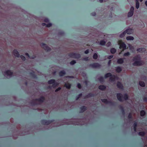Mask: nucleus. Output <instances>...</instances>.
<instances>
[{"label": "nucleus", "instance_id": "obj_1", "mask_svg": "<svg viewBox=\"0 0 147 147\" xmlns=\"http://www.w3.org/2000/svg\"><path fill=\"white\" fill-rule=\"evenodd\" d=\"M117 97L118 100L121 102H123L124 100H127L129 99V96L127 93L124 94L123 95L121 93H117Z\"/></svg>", "mask_w": 147, "mask_h": 147}, {"label": "nucleus", "instance_id": "obj_2", "mask_svg": "<svg viewBox=\"0 0 147 147\" xmlns=\"http://www.w3.org/2000/svg\"><path fill=\"white\" fill-rule=\"evenodd\" d=\"M134 62L132 63V65L134 66H140L142 65V61L140 60V57L139 55H137L134 57L133 59Z\"/></svg>", "mask_w": 147, "mask_h": 147}, {"label": "nucleus", "instance_id": "obj_3", "mask_svg": "<svg viewBox=\"0 0 147 147\" xmlns=\"http://www.w3.org/2000/svg\"><path fill=\"white\" fill-rule=\"evenodd\" d=\"M68 56L70 57L75 59H78L80 57V54L74 53H68Z\"/></svg>", "mask_w": 147, "mask_h": 147}, {"label": "nucleus", "instance_id": "obj_4", "mask_svg": "<svg viewBox=\"0 0 147 147\" xmlns=\"http://www.w3.org/2000/svg\"><path fill=\"white\" fill-rule=\"evenodd\" d=\"M53 121V120L47 121L45 119H42L41 120L40 123L42 125H48L51 124Z\"/></svg>", "mask_w": 147, "mask_h": 147}, {"label": "nucleus", "instance_id": "obj_5", "mask_svg": "<svg viewBox=\"0 0 147 147\" xmlns=\"http://www.w3.org/2000/svg\"><path fill=\"white\" fill-rule=\"evenodd\" d=\"M119 48L121 49L122 51H124L126 49V45L124 42H123L121 40L119 41Z\"/></svg>", "mask_w": 147, "mask_h": 147}, {"label": "nucleus", "instance_id": "obj_6", "mask_svg": "<svg viewBox=\"0 0 147 147\" xmlns=\"http://www.w3.org/2000/svg\"><path fill=\"white\" fill-rule=\"evenodd\" d=\"M41 45L42 47L46 51L49 52L51 50V48L47 46L46 44L43 43H42Z\"/></svg>", "mask_w": 147, "mask_h": 147}, {"label": "nucleus", "instance_id": "obj_7", "mask_svg": "<svg viewBox=\"0 0 147 147\" xmlns=\"http://www.w3.org/2000/svg\"><path fill=\"white\" fill-rule=\"evenodd\" d=\"M89 66L93 68H99L101 67V65L98 63H94L90 64Z\"/></svg>", "mask_w": 147, "mask_h": 147}, {"label": "nucleus", "instance_id": "obj_8", "mask_svg": "<svg viewBox=\"0 0 147 147\" xmlns=\"http://www.w3.org/2000/svg\"><path fill=\"white\" fill-rule=\"evenodd\" d=\"M102 101L106 104H110L111 105H115V102H112L111 101H108L106 99H103L101 100Z\"/></svg>", "mask_w": 147, "mask_h": 147}, {"label": "nucleus", "instance_id": "obj_9", "mask_svg": "<svg viewBox=\"0 0 147 147\" xmlns=\"http://www.w3.org/2000/svg\"><path fill=\"white\" fill-rule=\"evenodd\" d=\"M118 77L114 75H112L109 78V80L111 82H114L115 80L117 79Z\"/></svg>", "mask_w": 147, "mask_h": 147}, {"label": "nucleus", "instance_id": "obj_10", "mask_svg": "<svg viewBox=\"0 0 147 147\" xmlns=\"http://www.w3.org/2000/svg\"><path fill=\"white\" fill-rule=\"evenodd\" d=\"M35 100L41 103H42L45 100V98L44 97L42 96L40 98L35 99Z\"/></svg>", "mask_w": 147, "mask_h": 147}, {"label": "nucleus", "instance_id": "obj_11", "mask_svg": "<svg viewBox=\"0 0 147 147\" xmlns=\"http://www.w3.org/2000/svg\"><path fill=\"white\" fill-rule=\"evenodd\" d=\"M4 73L7 76H12L13 75V72L10 70H7L4 71Z\"/></svg>", "mask_w": 147, "mask_h": 147}, {"label": "nucleus", "instance_id": "obj_12", "mask_svg": "<svg viewBox=\"0 0 147 147\" xmlns=\"http://www.w3.org/2000/svg\"><path fill=\"white\" fill-rule=\"evenodd\" d=\"M117 86L118 88L121 89H123V86L122 84L120 82H117Z\"/></svg>", "mask_w": 147, "mask_h": 147}, {"label": "nucleus", "instance_id": "obj_13", "mask_svg": "<svg viewBox=\"0 0 147 147\" xmlns=\"http://www.w3.org/2000/svg\"><path fill=\"white\" fill-rule=\"evenodd\" d=\"M80 113H82L87 110V107L85 106H83L80 108Z\"/></svg>", "mask_w": 147, "mask_h": 147}, {"label": "nucleus", "instance_id": "obj_14", "mask_svg": "<svg viewBox=\"0 0 147 147\" xmlns=\"http://www.w3.org/2000/svg\"><path fill=\"white\" fill-rule=\"evenodd\" d=\"M13 53L15 56L17 57H20V55L18 52L17 50L14 49L13 51Z\"/></svg>", "mask_w": 147, "mask_h": 147}, {"label": "nucleus", "instance_id": "obj_15", "mask_svg": "<svg viewBox=\"0 0 147 147\" xmlns=\"http://www.w3.org/2000/svg\"><path fill=\"white\" fill-rule=\"evenodd\" d=\"M125 59V58H120L118 59L117 60V63L119 64H122L124 62V60Z\"/></svg>", "mask_w": 147, "mask_h": 147}, {"label": "nucleus", "instance_id": "obj_16", "mask_svg": "<svg viewBox=\"0 0 147 147\" xmlns=\"http://www.w3.org/2000/svg\"><path fill=\"white\" fill-rule=\"evenodd\" d=\"M98 88L102 90H104L106 89V86L103 85H100L99 86Z\"/></svg>", "mask_w": 147, "mask_h": 147}, {"label": "nucleus", "instance_id": "obj_17", "mask_svg": "<svg viewBox=\"0 0 147 147\" xmlns=\"http://www.w3.org/2000/svg\"><path fill=\"white\" fill-rule=\"evenodd\" d=\"M64 86L66 88L69 89L71 88V85L69 83H65V84Z\"/></svg>", "mask_w": 147, "mask_h": 147}, {"label": "nucleus", "instance_id": "obj_18", "mask_svg": "<svg viewBox=\"0 0 147 147\" xmlns=\"http://www.w3.org/2000/svg\"><path fill=\"white\" fill-rule=\"evenodd\" d=\"M37 101V100H36L35 99H34L31 101L30 103L32 105L34 106L37 105V103L36 102Z\"/></svg>", "mask_w": 147, "mask_h": 147}, {"label": "nucleus", "instance_id": "obj_19", "mask_svg": "<svg viewBox=\"0 0 147 147\" xmlns=\"http://www.w3.org/2000/svg\"><path fill=\"white\" fill-rule=\"evenodd\" d=\"M138 124L137 122L136 121H134V124H133V126H134V129L135 131H136L137 129V127Z\"/></svg>", "mask_w": 147, "mask_h": 147}, {"label": "nucleus", "instance_id": "obj_20", "mask_svg": "<svg viewBox=\"0 0 147 147\" xmlns=\"http://www.w3.org/2000/svg\"><path fill=\"white\" fill-rule=\"evenodd\" d=\"M29 74L33 78H37V76L34 71L31 72Z\"/></svg>", "mask_w": 147, "mask_h": 147}, {"label": "nucleus", "instance_id": "obj_21", "mask_svg": "<svg viewBox=\"0 0 147 147\" xmlns=\"http://www.w3.org/2000/svg\"><path fill=\"white\" fill-rule=\"evenodd\" d=\"M94 94L92 93H90L86 96L85 98H88L92 97L94 96Z\"/></svg>", "mask_w": 147, "mask_h": 147}, {"label": "nucleus", "instance_id": "obj_22", "mask_svg": "<svg viewBox=\"0 0 147 147\" xmlns=\"http://www.w3.org/2000/svg\"><path fill=\"white\" fill-rule=\"evenodd\" d=\"M122 70L121 68L119 66H117L116 67V71L117 73H119Z\"/></svg>", "mask_w": 147, "mask_h": 147}, {"label": "nucleus", "instance_id": "obj_23", "mask_svg": "<svg viewBox=\"0 0 147 147\" xmlns=\"http://www.w3.org/2000/svg\"><path fill=\"white\" fill-rule=\"evenodd\" d=\"M65 74V72L64 70L61 71L59 73V75L60 76H62Z\"/></svg>", "mask_w": 147, "mask_h": 147}, {"label": "nucleus", "instance_id": "obj_24", "mask_svg": "<svg viewBox=\"0 0 147 147\" xmlns=\"http://www.w3.org/2000/svg\"><path fill=\"white\" fill-rule=\"evenodd\" d=\"M145 50V49L144 48H140L137 49V51L140 52H142L144 51Z\"/></svg>", "mask_w": 147, "mask_h": 147}, {"label": "nucleus", "instance_id": "obj_25", "mask_svg": "<svg viewBox=\"0 0 147 147\" xmlns=\"http://www.w3.org/2000/svg\"><path fill=\"white\" fill-rule=\"evenodd\" d=\"M119 108L121 111L122 114L124 115L125 114V112L123 107L121 106H120Z\"/></svg>", "mask_w": 147, "mask_h": 147}, {"label": "nucleus", "instance_id": "obj_26", "mask_svg": "<svg viewBox=\"0 0 147 147\" xmlns=\"http://www.w3.org/2000/svg\"><path fill=\"white\" fill-rule=\"evenodd\" d=\"M128 118L129 120V121H132L133 118L132 114L131 113H129L128 116Z\"/></svg>", "mask_w": 147, "mask_h": 147}, {"label": "nucleus", "instance_id": "obj_27", "mask_svg": "<svg viewBox=\"0 0 147 147\" xmlns=\"http://www.w3.org/2000/svg\"><path fill=\"white\" fill-rule=\"evenodd\" d=\"M127 33L128 34H131L132 32V30L131 29H128L125 30Z\"/></svg>", "mask_w": 147, "mask_h": 147}, {"label": "nucleus", "instance_id": "obj_28", "mask_svg": "<svg viewBox=\"0 0 147 147\" xmlns=\"http://www.w3.org/2000/svg\"><path fill=\"white\" fill-rule=\"evenodd\" d=\"M25 55H26L28 57L30 58L31 59H34L36 57V56L35 55H32V56H30L29 55V54L28 53H25Z\"/></svg>", "mask_w": 147, "mask_h": 147}, {"label": "nucleus", "instance_id": "obj_29", "mask_svg": "<svg viewBox=\"0 0 147 147\" xmlns=\"http://www.w3.org/2000/svg\"><path fill=\"white\" fill-rule=\"evenodd\" d=\"M55 80L54 79H51L48 81V83L49 84H53L54 83H55Z\"/></svg>", "mask_w": 147, "mask_h": 147}, {"label": "nucleus", "instance_id": "obj_30", "mask_svg": "<svg viewBox=\"0 0 147 147\" xmlns=\"http://www.w3.org/2000/svg\"><path fill=\"white\" fill-rule=\"evenodd\" d=\"M139 84L141 87H144L145 86V84L144 82L142 81H140L139 82Z\"/></svg>", "mask_w": 147, "mask_h": 147}, {"label": "nucleus", "instance_id": "obj_31", "mask_svg": "<svg viewBox=\"0 0 147 147\" xmlns=\"http://www.w3.org/2000/svg\"><path fill=\"white\" fill-rule=\"evenodd\" d=\"M146 114V112L144 110H141L140 112V115L141 116H144Z\"/></svg>", "mask_w": 147, "mask_h": 147}, {"label": "nucleus", "instance_id": "obj_32", "mask_svg": "<svg viewBox=\"0 0 147 147\" xmlns=\"http://www.w3.org/2000/svg\"><path fill=\"white\" fill-rule=\"evenodd\" d=\"M146 134V133L144 131H141L140 132L138 133L139 135L142 136H144Z\"/></svg>", "mask_w": 147, "mask_h": 147}, {"label": "nucleus", "instance_id": "obj_33", "mask_svg": "<svg viewBox=\"0 0 147 147\" xmlns=\"http://www.w3.org/2000/svg\"><path fill=\"white\" fill-rule=\"evenodd\" d=\"M59 84L55 81V83H54L52 85V86L53 88H55Z\"/></svg>", "mask_w": 147, "mask_h": 147}, {"label": "nucleus", "instance_id": "obj_34", "mask_svg": "<svg viewBox=\"0 0 147 147\" xmlns=\"http://www.w3.org/2000/svg\"><path fill=\"white\" fill-rule=\"evenodd\" d=\"M116 49L115 48H112L110 49V52L112 54H114L116 52Z\"/></svg>", "mask_w": 147, "mask_h": 147}, {"label": "nucleus", "instance_id": "obj_35", "mask_svg": "<svg viewBox=\"0 0 147 147\" xmlns=\"http://www.w3.org/2000/svg\"><path fill=\"white\" fill-rule=\"evenodd\" d=\"M112 76V74L110 73H108L106 74L105 75V78H106L108 77H110Z\"/></svg>", "mask_w": 147, "mask_h": 147}, {"label": "nucleus", "instance_id": "obj_36", "mask_svg": "<svg viewBox=\"0 0 147 147\" xmlns=\"http://www.w3.org/2000/svg\"><path fill=\"white\" fill-rule=\"evenodd\" d=\"M126 38L127 40H133L134 39V37L132 36H128Z\"/></svg>", "mask_w": 147, "mask_h": 147}, {"label": "nucleus", "instance_id": "obj_37", "mask_svg": "<svg viewBox=\"0 0 147 147\" xmlns=\"http://www.w3.org/2000/svg\"><path fill=\"white\" fill-rule=\"evenodd\" d=\"M126 33V32L125 31H124L120 35L119 37L121 38H123L124 36H125Z\"/></svg>", "mask_w": 147, "mask_h": 147}, {"label": "nucleus", "instance_id": "obj_38", "mask_svg": "<svg viewBox=\"0 0 147 147\" xmlns=\"http://www.w3.org/2000/svg\"><path fill=\"white\" fill-rule=\"evenodd\" d=\"M106 44V42L104 40H101L100 42V44L102 45H104Z\"/></svg>", "mask_w": 147, "mask_h": 147}, {"label": "nucleus", "instance_id": "obj_39", "mask_svg": "<svg viewBox=\"0 0 147 147\" xmlns=\"http://www.w3.org/2000/svg\"><path fill=\"white\" fill-rule=\"evenodd\" d=\"M139 3L138 0H136V8L138 9L139 7Z\"/></svg>", "mask_w": 147, "mask_h": 147}, {"label": "nucleus", "instance_id": "obj_40", "mask_svg": "<svg viewBox=\"0 0 147 147\" xmlns=\"http://www.w3.org/2000/svg\"><path fill=\"white\" fill-rule=\"evenodd\" d=\"M133 13H134L133 12L129 11L128 13V17H129L132 16Z\"/></svg>", "mask_w": 147, "mask_h": 147}, {"label": "nucleus", "instance_id": "obj_41", "mask_svg": "<svg viewBox=\"0 0 147 147\" xmlns=\"http://www.w3.org/2000/svg\"><path fill=\"white\" fill-rule=\"evenodd\" d=\"M82 93H80L77 96H76V100H78L80 97H82Z\"/></svg>", "mask_w": 147, "mask_h": 147}, {"label": "nucleus", "instance_id": "obj_42", "mask_svg": "<svg viewBox=\"0 0 147 147\" xmlns=\"http://www.w3.org/2000/svg\"><path fill=\"white\" fill-rule=\"evenodd\" d=\"M93 59H96L98 58V55L96 53H95L93 55Z\"/></svg>", "mask_w": 147, "mask_h": 147}, {"label": "nucleus", "instance_id": "obj_43", "mask_svg": "<svg viewBox=\"0 0 147 147\" xmlns=\"http://www.w3.org/2000/svg\"><path fill=\"white\" fill-rule=\"evenodd\" d=\"M98 80L100 82H103L104 81V79L103 77L101 76L99 78Z\"/></svg>", "mask_w": 147, "mask_h": 147}, {"label": "nucleus", "instance_id": "obj_44", "mask_svg": "<svg viewBox=\"0 0 147 147\" xmlns=\"http://www.w3.org/2000/svg\"><path fill=\"white\" fill-rule=\"evenodd\" d=\"M20 57L22 59L23 61H25L26 59L25 57L22 55H20Z\"/></svg>", "mask_w": 147, "mask_h": 147}, {"label": "nucleus", "instance_id": "obj_45", "mask_svg": "<svg viewBox=\"0 0 147 147\" xmlns=\"http://www.w3.org/2000/svg\"><path fill=\"white\" fill-rule=\"evenodd\" d=\"M76 63V61L74 60H72L70 62V64L71 65H73Z\"/></svg>", "mask_w": 147, "mask_h": 147}, {"label": "nucleus", "instance_id": "obj_46", "mask_svg": "<svg viewBox=\"0 0 147 147\" xmlns=\"http://www.w3.org/2000/svg\"><path fill=\"white\" fill-rule=\"evenodd\" d=\"M130 53L129 52H127V53H124L123 55L124 56H127L129 55Z\"/></svg>", "mask_w": 147, "mask_h": 147}, {"label": "nucleus", "instance_id": "obj_47", "mask_svg": "<svg viewBox=\"0 0 147 147\" xmlns=\"http://www.w3.org/2000/svg\"><path fill=\"white\" fill-rule=\"evenodd\" d=\"M77 87L79 89H81L82 88V86L80 84L78 83L77 84Z\"/></svg>", "mask_w": 147, "mask_h": 147}, {"label": "nucleus", "instance_id": "obj_48", "mask_svg": "<svg viewBox=\"0 0 147 147\" xmlns=\"http://www.w3.org/2000/svg\"><path fill=\"white\" fill-rule=\"evenodd\" d=\"M61 89V88L60 87H59L58 88H57L55 90V92H57L58 91L60 90Z\"/></svg>", "mask_w": 147, "mask_h": 147}, {"label": "nucleus", "instance_id": "obj_49", "mask_svg": "<svg viewBox=\"0 0 147 147\" xmlns=\"http://www.w3.org/2000/svg\"><path fill=\"white\" fill-rule=\"evenodd\" d=\"M52 26V24L51 23H49L46 24V27H49L51 26Z\"/></svg>", "mask_w": 147, "mask_h": 147}, {"label": "nucleus", "instance_id": "obj_50", "mask_svg": "<svg viewBox=\"0 0 147 147\" xmlns=\"http://www.w3.org/2000/svg\"><path fill=\"white\" fill-rule=\"evenodd\" d=\"M134 8L132 6L131 7L130 11L134 13Z\"/></svg>", "mask_w": 147, "mask_h": 147}, {"label": "nucleus", "instance_id": "obj_51", "mask_svg": "<svg viewBox=\"0 0 147 147\" xmlns=\"http://www.w3.org/2000/svg\"><path fill=\"white\" fill-rule=\"evenodd\" d=\"M143 100L145 102H147V97H144L143 98Z\"/></svg>", "mask_w": 147, "mask_h": 147}, {"label": "nucleus", "instance_id": "obj_52", "mask_svg": "<svg viewBox=\"0 0 147 147\" xmlns=\"http://www.w3.org/2000/svg\"><path fill=\"white\" fill-rule=\"evenodd\" d=\"M44 21L48 23L49 22V20L48 18H45L44 19Z\"/></svg>", "mask_w": 147, "mask_h": 147}, {"label": "nucleus", "instance_id": "obj_53", "mask_svg": "<svg viewBox=\"0 0 147 147\" xmlns=\"http://www.w3.org/2000/svg\"><path fill=\"white\" fill-rule=\"evenodd\" d=\"M96 15V13L95 12H93L91 13V15L93 16H95Z\"/></svg>", "mask_w": 147, "mask_h": 147}, {"label": "nucleus", "instance_id": "obj_54", "mask_svg": "<svg viewBox=\"0 0 147 147\" xmlns=\"http://www.w3.org/2000/svg\"><path fill=\"white\" fill-rule=\"evenodd\" d=\"M83 60L85 61H88L89 60L88 57H85L83 59Z\"/></svg>", "mask_w": 147, "mask_h": 147}, {"label": "nucleus", "instance_id": "obj_55", "mask_svg": "<svg viewBox=\"0 0 147 147\" xmlns=\"http://www.w3.org/2000/svg\"><path fill=\"white\" fill-rule=\"evenodd\" d=\"M113 57V55H109L108 57L107 58L109 59H112Z\"/></svg>", "mask_w": 147, "mask_h": 147}, {"label": "nucleus", "instance_id": "obj_56", "mask_svg": "<svg viewBox=\"0 0 147 147\" xmlns=\"http://www.w3.org/2000/svg\"><path fill=\"white\" fill-rule=\"evenodd\" d=\"M89 50L88 49H87L86 51H84V53L85 54H88L89 52Z\"/></svg>", "mask_w": 147, "mask_h": 147}, {"label": "nucleus", "instance_id": "obj_57", "mask_svg": "<svg viewBox=\"0 0 147 147\" xmlns=\"http://www.w3.org/2000/svg\"><path fill=\"white\" fill-rule=\"evenodd\" d=\"M67 78H74V77L73 76H67Z\"/></svg>", "mask_w": 147, "mask_h": 147}, {"label": "nucleus", "instance_id": "obj_58", "mask_svg": "<svg viewBox=\"0 0 147 147\" xmlns=\"http://www.w3.org/2000/svg\"><path fill=\"white\" fill-rule=\"evenodd\" d=\"M111 44V42H108L107 45L108 46H109Z\"/></svg>", "mask_w": 147, "mask_h": 147}, {"label": "nucleus", "instance_id": "obj_59", "mask_svg": "<svg viewBox=\"0 0 147 147\" xmlns=\"http://www.w3.org/2000/svg\"><path fill=\"white\" fill-rule=\"evenodd\" d=\"M111 63V60H110L108 62V63L109 65H110Z\"/></svg>", "mask_w": 147, "mask_h": 147}, {"label": "nucleus", "instance_id": "obj_60", "mask_svg": "<svg viewBox=\"0 0 147 147\" xmlns=\"http://www.w3.org/2000/svg\"><path fill=\"white\" fill-rule=\"evenodd\" d=\"M42 25L43 26H46V24L45 23H43L42 24Z\"/></svg>", "mask_w": 147, "mask_h": 147}, {"label": "nucleus", "instance_id": "obj_61", "mask_svg": "<svg viewBox=\"0 0 147 147\" xmlns=\"http://www.w3.org/2000/svg\"><path fill=\"white\" fill-rule=\"evenodd\" d=\"M25 84L26 86H27L28 84V82L27 81H26L25 82Z\"/></svg>", "mask_w": 147, "mask_h": 147}, {"label": "nucleus", "instance_id": "obj_62", "mask_svg": "<svg viewBox=\"0 0 147 147\" xmlns=\"http://www.w3.org/2000/svg\"><path fill=\"white\" fill-rule=\"evenodd\" d=\"M100 3H102L103 2V0H99Z\"/></svg>", "mask_w": 147, "mask_h": 147}, {"label": "nucleus", "instance_id": "obj_63", "mask_svg": "<svg viewBox=\"0 0 147 147\" xmlns=\"http://www.w3.org/2000/svg\"><path fill=\"white\" fill-rule=\"evenodd\" d=\"M145 4L147 6V1H145Z\"/></svg>", "mask_w": 147, "mask_h": 147}, {"label": "nucleus", "instance_id": "obj_64", "mask_svg": "<svg viewBox=\"0 0 147 147\" xmlns=\"http://www.w3.org/2000/svg\"><path fill=\"white\" fill-rule=\"evenodd\" d=\"M51 87L50 86H49L48 87V89H51Z\"/></svg>", "mask_w": 147, "mask_h": 147}]
</instances>
